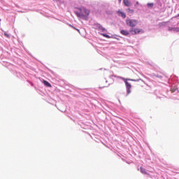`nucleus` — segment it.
Instances as JSON below:
<instances>
[{"instance_id": "f257e3e1", "label": "nucleus", "mask_w": 179, "mask_h": 179, "mask_svg": "<svg viewBox=\"0 0 179 179\" xmlns=\"http://www.w3.org/2000/svg\"><path fill=\"white\" fill-rule=\"evenodd\" d=\"M80 10V13L78 11H75V14L78 17H83L84 16H89V13H90V11L86 8H78Z\"/></svg>"}, {"instance_id": "f03ea898", "label": "nucleus", "mask_w": 179, "mask_h": 179, "mask_svg": "<svg viewBox=\"0 0 179 179\" xmlns=\"http://www.w3.org/2000/svg\"><path fill=\"white\" fill-rule=\"evenodd\" d=\"M126 24L129 26V27H136V26L138 24V20L127 18L126 20Z\"/></svg>"}, {"instance_id": "7ed1b4c3", "label": "nucleus", "mask_w": 179, "mask_h": 179, "mask_svg": "<svg viewBox=\"0 0 179 179\" xmlns=\"http://www.w3.org/2000/svg\"><path fill=\"white\" fill-rule=\"evenodd\" d=\"M130 33H131L133 35L141 34V33H143V29L139 28H131Z\"/></svg>"}, {"instance_id": "20e7f679", "label": "nucleus", "mask_w": 179, "mask_h": 179, "mask_svg": "<svg viewBox=\"0 0 179 179\" xmlns=\"http://www.w3.org/2000/svg\"><path fill=\"white\" fill-rule=\"evenodd\" d=\"M125 85L127 88V94H129L131 93V87H132V85L128 81H125Z\"/></svg>"}, {"instance_id": "39448f33", "label": "nucleus", "mask_w": 179, "mask_h": 179, "mask_svg": "<svg viewBox=\"0 0 179 179\" xmlns=\"http://www.w3.org/2000/svg\"><path fill=\"white\" fill-rule=\"evenodd\" d=\"M117 14L119 15V16H121V17H122L123 19H125V17H127V14H125V13L120 10L117 11Z\"/></svg>"}, {"instance_id": "423d86ee", "label": "nucleus", "mask_w": 179, "mask_h": 179, "mask_svg": "<svg viewBox=\"0 0 179 179\" xmlns=\"http://www.w3.org/2000/svg\"><path fill=\"white\" fill-rule=\"evenodd\" d=\"M123 3L124 6H132V3L129 0H123Z\"/></svg>"}, {"instance_id": "0eeeda50", "label": "nucleus", "mask_w": 179, "mask_h": 179, "mask_svg": "<svg viewBox=\"0 0 179 179\" xmlns=\"http://www.w3.org/2000/svg\"><path fill=\"white\" fill-rule=\"evenodd\" d=\"M121 34H122L123 36H129V31H127V30H121L120 31Z\"/></svg>"}, {"instance_id": "6e6552de", "label": "nucleus", "mask_w": 179, "mask_h": 179, "mask_svg": "<svg viewBox=\"0 0 179 179\" xmlns=\"http://www.w3.org/2000/svg\"><path fill=\"white\" fill-rule=\"evenodd\" d=\"M140 171L142 174H148V172L146 171V169H145L143 167H140Z\"/></svg>"}, {"instance_id": "1a4fd4ad", "label": "nucleus", "mask_w": 179, "mask_h": 179, "mask_svg": "<svg viewBox=\"0 0 179 179\" xmlns=\"http://www.w3.org/2000/svg\"><path fill=\"white\" fill-rule=\"evenodd\" d=\"M43 83L45 86H47V87H51V84L48 83V81L43 80Z\"/></svg>"}, {"instance_id": "9d476101", "label": "nucleus", "mask_w": 179, "mask_h": 179, "mask_svg": "<svg viewBox=\"0 0 179 179\" xmlns=\"http://www.w3.org/2000/svg\"><path fill=\"white\" fill-rule=\"evenodd\" d=\"M99 30L100 31H107V29L104 27H103V26L101 25V27L99 28Z\"/></svg>"}, {"instance_id": "9b49d317", "label": "nucleus", "mask_w": 179, "mask_h": 179, "mask_svg": "<svg viewBox=\"0 0 179 179\" xmlns=\"http://www.w3.org/2000/svg\"><path fill=\"white\" fill-rule=\"evenodd\" d=\"M154 3H148V4H147V6H148V8H152V6H154Z\"/></svg>"}, {"instance_id": "f8f14e48", "label": "nucleus", "mask_w": 179, "mask_h": 179, "mask_svg": "<svg viewBox=\"0 0 179 179\" xmlns=\"http://www.w3.org/2000/svg\"><path fill=\"white\" fill-rule=\"evenodd\" d=\"M101 36H103V37H106V38H110V36L109 35H107L106 34H101Z\"/></svg>"}, {"instance_id": "ddd939ff", "label": "nucleus", "mask_w": 179, "mask_h": 179, "mask_svg": "<svg viewBox=\"0 0 179 179\" xmlns=\"http://www.w3.org/2000/svg\"><path fill=\"white\" fill-rule=\"evenodd\" d=\"M94 26H95L96 29H97L98 30H99V27H101V25L100 24H95Z\"/></svg>"}, {"instance_id": "4468645a", "label": "nucleus", "mask_w": 179, "mask_h": 179, "mask_svg": "<svg viewBox=\"0 0 179 179\" xmlns=\"http://www.w3.org/2000/svg\"><path fill=\"white\" fill-rule=\"evenodd\" d=\"M4 36H5L6 37H7V38H9V37H10V35H9V34H8V33H6V32L4 33Z\"/></svg>"}, {"instance_id": "2eb2a0df", "label": "nucleus", "mask_w": 179, "mask_h": 179, "mask_svg": "<svg viewBox=\"0 0 179 179\" xmlns=\"http://www.w3.org/2000/svg\"><path fill=\"white\" fill-rule=\"evenodd\" d=\"M108 87V85H101L100 89H103L104 87Z\"/></svg>"}, {"instance_id": "dca6fc26", "label": "nucleus", "mask_w": 179, "mask_h": 179, "mask_svg": "<svg viewBox=\"0 0 179 179\" xmlns=\"http://www.w3.org/2000/svg\"><path fill=\"white\" fill-rule=\"evenodd\" d=\"M127 10H128V12H129V13H134V10H132V9H131V8L127 9Z\"/></svg>"}, {"instance_id": "f3484780", "label": "nucleus", "mask_w": 179, "mask_h": 179, "mask_svg": "<svg viewBox=\"0 0 179 179\" xmlns=\"http://www.w3.org/2000/svg\"><path fill=\"white\" fill-rule=\"evenodd\" d=\"M76 30H77L79 33H80V30L76 29Z\"/></svg>"}, {"instance_id": "a211bd4d", "label": "nucleus", "mask_w": 179, "mask_h": 179, "mask_svg": "<svg viewBox=\"0 0 179 179\" xmlns=\"http://www.w3.org/2000/svg\"><path fill=\"white\" fill-rule=\"evenodd\" d=\"M127 80H132V81H134L135 80L127 79Z\"/></svg>"}, {"instance_id": "6ab92c4d", "label": "nucleus", "mask_w": 179, "mask_h": 179, "mask_svg": "<svg viewBox=\"0 0 179 179\" xmlns=\"http://www.w3.org/2000/svg\"><path fill=\"white\" fill-rule=\"evenodd\" d=\"M73 29H74L75 30H76V28H75V27H73Z\"/></svg>"}, {"instance_id": "aec40b11", "label": "nucleus", "mask_w": 179, "mask_h": 179, "mask_svg": "<svg viewBox=\"0 0 179 179\" xmlns=\"http://www.w3.org/2000/svg\"><path fill=\"white\" fill-rule=\"evenodd\" d=\"M172 93H174V90H172Z\"/></svg>"}, {"instance_id": "412c9836", "label": "nucleus", "mask_w": 179, "mask_h": 179, "mask_svg": "<svg viewBox=\"0 0 179 179\" xmlns=\"http://www.w3.org/2000/svg\"><path fill=\"white\" fill-rule=\"evenodd\" d=\"M119 1V2H121V1H122V0H118Z\"/></svg>"}, {"instance_id": "4be33fe9", "label": "nucleus", "mask_w": 179, "mask_h": 179, "mask_svg": "<svg viewBox=\"0 0 179 179\" xmlns=\"http://www.w3.org/2000/svg\"><path fill=\"white\" fill-rule=\"evenodd\" d=\"M178 16H179V14H178Z\"/></svg>"}]
</instances>
